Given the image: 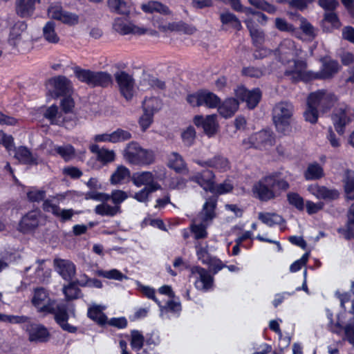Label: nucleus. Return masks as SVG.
<instances>
[{
  "mask_svg": "<svg viewBox=\"0 0 354 354\" xmlns=\"http://www.w3.org/2000/svg\"><path fill=\"white\" fill-rule=\"evenodd\" d=\"M94 211L95 214L102 216L113 217L121 213V207L111 205L107 202H102L95 206Z\"/></svg>",
  "mask_w": 354,
  "mask_h": 354,
  "instance_id": "obj_32",
  "label": "nucleus"
},
{
  "mask_svg": "<svg viewBox=\"0 0 354 354\" xmlns=\"http://www.w3.org/2000/svg\"><path fill=\"white\" fill-rule=\"evenodd\" d=\"M47 314H53L56 323L61 327V328L70 333H75L77 330L76 326H74L68 323L69 318L67 308L64 305L55 304L53 306V310Z\"/></svg>",
  "mask_w": 354,
  "mask_h": 354,
  "instance_id": "obj_12",
  "label": "nucleus"
},
{
  "mask_svg": "<svg viewBox=\"0 0 354 354\" xmlns=\"http://www.w3.org/2000/svg\"><path fill=\"white\" fill-rule=\"evenodd\" d=\"M308 191L318 199L334 200L339 196L337 190L328 189L324 186H319L317 184L309 185Z\"/></svg>",
  "mask_w": 354,
  "mask_h": 354,
  "instance_id": "obj_21",
  "label": "nucleus"
},
{
  "mask_svg": "<svg viewBox=\"0 0 354 354\" xmlns=\"http://www.w3.org/2000/svg\"><path fill=\"white\" fill-rule=\"evenodd\" d=\"M131 346L135 351L140 350L144 344L145 338L143 335L138 330L131 331Z\"/></svg>",
  "mask_w": 354,
  "mask_h": 354,
  "instance_id": "obj_57",
  "label": "nucleus"
},
{
  "mask_svg": "<svg viewBox=\"0 0 354 354\" xmlns=\"http://www.w3.org/2000/svg\"><path fill=\"white\" fill-rule=\"evenodd\" d=\"M115 79L122 95L127 100H131L135 93L134 81L132 77L124 71H120L115 74Z\"/></svg>",
  "mask_w": 354,
  "mask_h": 354,
  "instance_id": "obj_14",
  "label": "nucleus"
},
{
  "mask_svg": "<svg viewBox=\"0 0 354 354\" xmlns=\"http://www.w3.org/2000/svg\"><path fill=\"white\" fill-rule=\"evenodd\" d=\"M162 187L160 184H153L150 187H145L138 192L135 193L133 198L140 203H147L151 193L160 190Z\"/></svg>",
  "mask_w": 354,
  "mask_h": 354,
  "instance_id": "obj_39",
  "label": "nucleus"
},
{
  "mask_svg": "<svg viewBox=\"0 0 354 354\" xmlns=\"http://www.w3.org/2000/svg\"><path fill=\"white\" fill-rule=\"evenodd\" d=\"M35 0H17L16 2L17 13L21 17H27L34 12Z\"/></svg>",
  "mask_w": 354,
  "mask_h": 354,
  "instance_id": "obj_33",
  "label": "nucleus"
},
{
  "mask_svg": "<svg viewBox=\"0 0 354 354\" xmlns=\"http://www.w3.org/2000/svg\"><path fill=\"white\" fill-rule=\"evenodd\" d=\"M142 111L155 114L162 108L161 100L156 97H145L142 104Z\"/></svg>",
  "mask_w": 354,
  "mask_h": 354,
  "instance_id": "obj_40",
  "label": "nucleus"
},
{
  "mask_svg": "<svg viewBox=\"0 0 354 354\" xmlns=\"http://www.w3.org/2000/svg\"><path fill=\"white\" fill-rule=\"evenodd\" d=\"M258 218L262 223L270 227L279 225L283 222V218L275 213L260 212L258 214Z\"/></svg>",
  "mask_w": 354,
  "mask_h": 354,
  "instance_id": "obj_46",
  "label": "nucleus"
},
{
  "mask_svg": "<svg viewBox=\"0 0 354 354\" xmlns=\"http://www.w3.org/2000/svg\"><path fill=\"white\" fill-rule=\"evenodd\" d=\"M187 102L192 106H205L212 109L218 105L220 99L217 95L212 92L208 91H201L195 93L188 95L187 97Z\"/></svg>",
  "mask_w": 354,
  "mask_h": 354,
  "instance_id": "obj_7",
  "label": "nucleus"
},
{
  "mask_svg": "<svg viewBox=\"0 0 354 354\" xmlns=\"http://www.w3.org/2000/svg\"><path fill=\"white\" fill-rule=\"evenodd\" d=\"M76 286L74 281L64 287L63 292L67 299H75L79 297L81 291Z\"/></svg>",
  "mask_w": 354,
  "mask_h": 354,
  "instance_id": "obj_61",
  "label": "nucleus"
},
{
  "mask_svg": "<svg viewBox=\"0 0 354 354\" xmlns=\"http://www.w3.org/2000/svg\"><path fill=\"white\" fill-rule=\"evenodd\" d=\"M290 185L281 172L269 174L255 183L252 187L254 195L262 201H268L279 196Z\"/></svg>",
  "mask_w": 354,
  "mask_h": 354,
  "instance_id": "obj_2",
  "label": "nucleus"
},
{
  "mask_svg": "<svg viewBox=\"0 0 354 354\" xmlns=\"http://www.w3.org/2000/svg\"><path fill=\"white\" fill-rule=\"evenodd\" d=\"M32 303L39 313L46 315V313H50L53 310V306L56 301L50 299L44 288H39L34 291Z\"/></svg>",
  "mask_w": 354,
  "mask_h": 354,
  "instance_id": "obj_10",
  "label": "nucleus"
},
{
  "mask_svg": "<svg viewBox=\"0 0 354 354\" xmlns=\"http://www.w3.org/2000/svg\"><path fill=\"white\" fill-rule=\"evenodd\" d=\"M191 274L195 279L194 286L196 289L207 291L212 286L213 277L205 268L194 266L191 269Z\"/></svg>",
  "mask_w": 354,
  "mask_h": 354,
  "instance_id": "obj_13",
  "label": "nucleus"
},
{
  "mask_svg": "<svg viewBox=\"0 0 354 354\" xmlns=\"http://www.w3.org/2000/svg\"><path fill=\"white\" fill-rule=\"evenodd\" d=\"M104 310V307L102 306L93 305L88 308L87 314L91 319L100 324H104L107 319L106 316L103 313Z\"/></svg>",
  "mask_w": 354,
  "mask_h": 354,
  "instance_id": "obj_43",
  "label": "nucleus"
},
{
  "mask_svg": "<svg viewBox=\"0 0 354 354\" xmlns=\"http://www.w3.org/2000/svg\"><path fill=\"white\" fill-rule=\"evenodd\" d=\"M216 200L214 198L207 199L203 204L201 211L198 213L195 219L197 222H203L210 224L216 216Z\"/></svg>",
  "mask_w": 354,
  "mask_h": 354,
  "instance_id": "obj_20",
  "label": "nucleus"
},
{
  "mask_svg": "<svg viewBox=\"0 0 354 354\" xmlns=\"http://www.w3.org/2000/svg\"><path fill=\"white\" fill-rule=\"evenodd\" d=\"M239 109V102L234 98L225 100L218 108L220 115L228 118L232 117Z\"/></svg>",
  "mask_w": 354,
  "mask_h": 354,
  "instance_id": "obj_31",
  "label": "nucleus"
},
{
  "mask_svg": "<svg viewBox=\"0 0 354 354\" xmlns=\"http://www.w3.org/2000/svg\"><path fill=\"white\" fill-rule=\"evenodd\" d=\"M338 232L343 234L346 239L354 237V203L351 205L347 213V221L344 227L337 230Z\"/></svg>",
  "mask_w": 354,
  "mask_h": 354,
  "instance_id": "obj_30",
  "label": "nucleus"
},
{
  "mask_svg": "<svg viewBox=\"0 0 354 354\" xmlns=\"http://www.w3.org/2000/svg\"><path fill=\"white\" fill-rule=\"evenodd\" d=\"M8 42L19 50L22 51L30 46L31 37L27 32V25L24 22L18 21L11 28Z\"/></svg>",
  "mask_w": 354,
  "mask_h": 354,
  "instance_id": "obj_5",
  "label": "nucleus"
},
{
  "mask_svg": "<svg viewBox=\"0 0 354 354\" xmlns=\"http://www.w3.org/2000/svg\"><path fill=\"white\" fill-rule=\"evenodd\" d=\"M115 158V151L113 150L108 149L106 148H101L100 153L97 156V160L103 163L104 165L114 161Z\"/></svg>",
  "mask_w": 354,
  "mask_h": 354,
  "instance_id": "obj_59",
  "label": "nucleus"
},
{
  "mask_svg": "<svg viewBox=\"0 0 354 354\" xmlns=\"http://www.w3.org/2000/svg\"><path fill=\"white\" fill-rule=\"evenodd\" d=\"M55 150L66 160L71 159L75 155V149L71 145L56 147Z\"/></svg>",
  "mask_w": 354,
  "mask_h": 354,
  "instance_id": "obj_62",
  "label": "nucleus"
},
{
  "mask_svg": "<svg viewBox=\"0 0 354 354\" xmlns=\"http://www.w3.org/2000/svg\"><path fill=\"white\" fill-rule=\"evenodd\" d=\"M324 176L323 167L315 162L310 163L304 171V177L307 180H318Z\"/></svg>",
  "mask_w": 354,
  "mask_h": 354,
  "instance_id": "obj_36",
  "label": "nucleus"
},
{
  "mask_svg": "<svg viewBox=\"0 0 354 354\" xmlns=\"http://www.w3.org/2000/svg\"><path fill=\"white\" fill-rule=\"evenodd\" d=\"M339 70V64L337 62L333 60L326 61L324 62L322 68L319 73H313L308 71L306 73L308 77L306 79H301V80L308 81L312 79H326L331 77Z\"/></svg>",
  "mask_w": 354,
  "mask_h": 354,
  "instance_id": "obj_17",
  "label": "nucleus"
},
{
  "mask_svg": "<svg viewBox=\"0 0 354 354\" xmlns=\"http://www.w3.org/2000/svg\"><path fill=\"white\" fill-rule=\"evenodd\" d=\"M301 49L297 48L295 41L290 39H283L274 50V55L279 62L286 68L284 75L292 81L306 79V63L297 59Z\"/></svg>",
  "mask_w": 354,
  "mask_h": 354,
  "instance_id": "obj_1",
  "label": "nucleus"
},
{
  "mask_svg": "<svg viewBox=\"0 0 354 354\" xmlns=\"http://www.w3.org/2000/svg\"><path fill=\"white\" fill-rule=\"evenodd\" d=\"M167 165L178 174H186L189 171L184 158L177 152H172L168 156Z\"/></svg>",
  "mask_w": 354,
  "mask_h": 354,
  "instance_id": "obj_22",
  "label": "nucleus"
},
{
  "mask_svg": "<svg viewBox=\"0 0 354 354\" xmlns=\"http://www.w3.org/2000/svg\"><path fill=\"white\" fill-rule=\"evenodd\" d=\"M194 124L198 127H202L205 134L209 138L214 136L218 131L219 125L217 115H208L205 117L201 115H195L193 118Z\"/></svg>",
  "mask_w": 354,
  "mask_h": 354,
  "instance_id": "obj_11",
  "label": "nucleus"
},
{
  "mask_svg": "<svg viewBox=\"0 0 354 354\" xmlns=\"http://www.w3.org/2000/svg\"><path fill=\"white\" fill-rule=\"evenodd\" d=\"M113 28L120 35H125L129 34L143 35L150 34L155 35L156 32L153 30H148L142 27L134 25L131 21L122 17H117L113 24Z\"/></svg>",
  "mask_w": 354,
  "mask_h": 354,
  "instance_id": "obj_9",
  "label": "nucleus"
},
{
  "mask_svg": "<svg viewBox=\"0 0 354 354\" xmlns=\"http://www.w3.org/2000/svg\"><path fill=\"white\" fill-rule=\"evenodd\" d=\"M44 116L50 121L52 124H60L62 122L61 114L58 111V107L52 105L47 108L44 113Z\"/></svg>",
  "mask_w": 354,
  "mask_h": 354,
  "instance_id": "obj_51",
  "label": "nucleus"
},
{
  "mask_svg": "<svg viewBox=\"0 0 354 354\" xmlns=\"http://www.w3.org/2000/svg\"><path fill=\"white\" fill-rule=\"evenodd\" d=\"M15 158L19 162L27 165L36 163V158L27 147H19L15 149Z\"/></svg>",
  "mask_w": 354,
  "mask_h": 354,
  "instance_id": "obj_35",
  "label": "nucleus"
},
{
  "mask_svg": "<svg viewBox=\"0 0 354 354\" xmlns=\"http://www.w3.org/2000/svg\"><path fill=\"white\" fill-rule=\"evenodd\" d=\"M58 21L68 26H74L78 24L79 17L75 13L64 10Z\"/></svg>",
  "mask_w": 354,
  "mask_h": 354,
  "instance_id": "obj_64",
  "label": "nucleus"
},
{
  "mask_svg": "<svg viewBox=\"0 0 354 354\" xmlns=\"http://www.w3.org/2000/svg\"><path fill=\"white\" fill-rule=\"evenodd\" d=\"M75 77L82 82L91 85L93 71L76 66L73 69Z\"/></svg>",
  "mask_w": 354,
  "mask_h": 354,
  "instance_id": "obj_53",
  "label": "nucleus"
},
{
  "mask_svg": "<svg viewBox=\"0 0 354 354\" xmlns=\"http://www.w3.org/2000/svg\"><path fill=\"white\" fill-rule=\"evenodd\" d=\"M157 86L158 88H163L164 83L160 82L158 80L150 77L149 75H144L140 83L141 90H147L151 87Z\"/></svg>",
  "mask_w": 354,
  "mask_h": 354,
  "instance_id": "obj_54",
  "label": "nucleus"
},
{
  "mask_svg": "<svg viewBox=\"0 0 354 354\" xmlns=\"http://www.w3.org/2000/svg\"><path fill=\"white\" fill-rule=\"evenodd\" d=\"M54 266L58 274L66 281H71L75 274V266L69 260L55 259Z\"/></svg>",
  "mask_w": 354,
  "mask_h": 354,
  "instance_id": "obj_19",
  "label": "nucleus"
},
{
  "mask_svg": "<svg viewBox=\"0 0 354 354\" xmlns=\"http://www.w3.org/2000/svg\"><path fill=\"white\" fill-rule=\"evenodd\" d=\"M340 26V22L337 16L333 12H326L323 21V28L327 31H330L333 28H338Z\"/></svg>",
  "mask_w": 354,
  "mask_h": 354,
  "instance_id": "obj_50",
  "label": "nucleus"
},
{
  "mask_svg": "<svg viewBox=\"0 0 354 354\" xmlns=\"http://www.w3.org/2000/svg\"><path fill=\"white\" fill-rule=\"evenodd\" d=\"M275 142L274 133L267 129L256 132L247 138H245L242 144L246 148H255L260 150H268Z\"/></svg>",
  "mask_w": 354,
  "mask_h": 354,
  "instance_id": "obj_6",
  "label": "nucleus"
},
{
  "mask_svg": "<svg viewBox=\"0 0 354 354\" xmlns=\"http://www.w3.org/2000/svg\"><path fill=\"white\" fill-rule=\"evenodd\" d=\"M196 132L194 127L189 126L184 129L181 132V138L184 145L187 147L192 146L196 140Z\"/></svg>",
  "mask_w": 354,
  "mask_h": 354,
  "instance_id": "obj_52",
  "label": "nucleus"
},
{
  "mask_svg": "<svg viewBox=\"0 0 354 354\" xmlns=\"http://www.w3.org/2000/svg\"><path fill=\"white\" fill-rule=\"evenodd\" d=\"M196 163L202 167H209L214 168L221 172H224L230 169V163L227 158L216 156L207 161L197 160Z\"/></svg>",
  "mask_w": 354,
  "mask_h": 354,
  "instance_id": "obj_23",
  "label": "nucleus"
},
{
  "mask_svg": "<svg viewBox=\"0 0 354 354\" xmlns=\"http://www.w3.org/2000/svg\"><path fill=\"white\" fill-rule=\"evenodd\" d=\"M287 201L291 206L296 208L297 210L302 212L305 208V201L302 196L296 192H289L287 194Z\"/></svg>",
  "mask_w": 354,
  "mask_h": 354,
  "instance_id": "obj_49",
  "label": "nucleus"
},
{
  "mask_svg": "<svg viewBox=\"0 0 354 354\" xmlns=\"http://www.w3.org/2000/svg\"><path fill=\"white\" fill-rule=\"evenodd\" d=\"M112 83V78L110 74L102 71H93L91 86L106 87Z\"/></svg>",
  "mask_w": 354,
  "mask_h": 354,
  "instance_id": "obj_38",
  "label": "nucleus"
},
{
  "mask_svg": "<svg viewBox=\"0 0 354 354\" xmlns=\"http://www.w3.org/2000/svg\"><path fill=\"white\" fill-rule=\"evenodd\" d=\"M131 180L137 187H140L142 185L150 187L153 184H159L155 181V176L151 171L136 172L131 176Z\"/></svg>",
  "mask_w": 354,
  "mask_h": 354,
  "instance_id": "obj_28",
  "label": "nucleus"
},
{
  "mask_svg": "<svg viewBox=\"0 0 354 354\" xmlns=\"http://www.w3.org/2000/svg\"><path fill=\"white\" fill-rule=\"evenodd\" d=\"M312 101L307 102V108L304 113V117L306 121L315 124L318 120V110L314 106H312Z\"/></svg>",
  "mask_w": 354,
  "mask_h": 354,
  "instance_id": "obj_58",
  "label": "nucleus"
},
{
  "mask_svg": "<svg viewBox=\"0 0 354 354\" xmlns=\"http://www.w3.org/2000/svg\"><path fill=\"white\" fill-rule=\"evenodd\" d=\"M196 254L198 260L203 264L207 263L212 257L208 252V243L201 241H197L195 243Z\"/></svg>",
  "mask_w": 354,
  "mask_h": 354,
  "instance_id": "obj_41",
  "label": "nucleus"
},
{
  "mask_svg": "<svg viewBox=\"0 0 354 354\" xmlns=\"http://www.w3.org/2000/svg\"><path fill=\"white\" fill-rule=\"evenodd\" d=\"M49 85L53 88V92L57 97L68 93L71 87V82L64 76H58L49 81Z\"/></svg>",
  "mask_w": 354,
  "mask_h": 354,
  "instance_id": "obj_27",
  "label": "nucleus"
},
{
  "mask_svg": "<svg viewBox=\"0 0 354 354\" xmlns=\"http://www.w3.org/2000/svg\"><path fill=\"white\" fill-rule=\"evenodd\" d=\"M123 156L128 163L133 165H149L155 160L152 150L144 149L136 142H131L127 145Z\"/></svg>",
  "mask_w": 354,
  "mask_h": 354,
  "instance_id": "obj_3",
  "label": "nucleus"
},
{
  "mask_svg": "<svg viewBox=\"0 0 354 354\" xmlns=\"http://www.w3.org/2000/svg\"><path fill=\"white\" fill-rule=\"evenodd\" d=\"M235 94L237 98L245 102L249 109H254L259 104L261 98V92L259 88L248 90L244 86H239Z\"/></svg>",
  "mask_w": 354,
  "mask_h": 354,
  "instance_id": "obj_15",
  "label": "nucleus"
},
{
  "mask_svg": "<svg viewBox=\"0 0 354 354\" xmlns=\"http://www.w3.org/2000/svg\"><path fill=\"white\" fill-rule=\"evenodd\" d=\"M344 189L346 196L349 200L354 199V171L348 170L344 176Z\"/></svg>",
  "mask_w": 354,
  "mask_h": 354,
  "instance_id": "obj_47",
  "label": "nucleus"
},
{
  "mask_svg": "<svg viewBox=\"0 0 354 354\" xmlns=\"http://www.w3.org/2000/svg\"><path fill=\"white\" fill-rule=\"evenodd\" d=\"M248 2L255 8L266 11L270 14H274L276 12V8L268 3L264 0H248Z\"/></svg>",
  "mask_w": 354,
  "mask_h": 354,
  "instance_id": "obj_63",
  "label": "nucleus"
},
{
  "mask_svg": "<svg viewBox=\"0 0 354 354\" xmlns=\"http://www.w3.org/2000/svg\"><path fill=\"white\" fill-rule=\"evenodd\" d=\"M142 10L146 12H159L160 14L168 15L170 13L169 8L158 1H149L142 6Z\"/></svg>",
  "mask_w": 354,
  "mask_h": 354,
  "instance_id": "obj_48",
  "label": "nucleus"
},
{
  "mask_svg": "<svg viewBox=\"0 0 354 354\" xmlns=\"http://www.w3.org/2000/svg\"><path fill=\"white\" fill-rule=\"evenodd\" d=\"M40 212L38 210L29 212L21 220L19 223V230L26 232L36 227L39 224Z\"/></svg>",
  "mask_w": 354,
  "mask_h": 354,
  "instance_id": "obj_25",
  "label": "nucleus"
},
{
  "mask_svg": "<svg viewBox=\"0 0 354 354\" xmlns=\"http://www.w3.org/2000/svg\"><path fill=\"white\" fill-rule=\"evenodd\" d=\"M111 143L124 142L131 138V133L122 129L111 132Z\"/></svg>",
  "mask_w": 354,
  "mask_h": 354,
  "instance_id": "obj_56",
  "label": "nucleus"
},
{
  "mask_svg": "<svg viewBox=\"0 0 354 354\" xmlns=\"http://www.w3.org/2000/svg\"><path fill=\"white\" fill-rule=\"evenodd\" d=\"M127 193L121 189L113 190L111 194H109V201L111 200L115 206L120 207L122 203L128 198Z\"/></svg>",
  "mask_w": 354,
  "mask_h": 354,
  "instance_id": "obj_55",
  "label": "nucleus"
},
{
  "mask_svg": "<svg viewBox=\"0 0 354 354\" xmlns=\"http://www.w3.org/2000/svg\"><path fill=\"white\" fill-rule=\"evenodd\" d=\"M95 274L98 277L119 281L128 279V277L127 275L122 274L117 269H111L109 270H97L95 271Z\"/></svg>",
  "mask_w": 354,
  "mask_h": 354,
  "instance_id": "obj_45",
  "label": "nucleus"
},
{
  "mask_svg": "<svg viewBox=\"0 0 354 354\" xmlns=\"http://www.w3.org/2000/svg\"><path fill=\"white\" fill-rule=\"evenodd\" d=\"M214 177L212 171L205 170L190 176L189 180L198 183L205 190H212L213 188Z\"/></svg>",
  "mask_w": 354,
  "mask_h": 354,
  "instance_id": "obj_24",
  "label": "nucleus"
},
{
  "mask_svg": "<svg viewBox=\"0 0 354 354\" xmlns=\"http://www.w3.org/2000/svg\"><path fill=\"white\" fill-rule=\"evenodd\" d=\"M353 117L354 109L346 105H341L335 109L332 120L335 130L339 134H344L345 127L351 122Z\"/></svg>",
  "mask_w": 354,
  "mask_h": 354,
  "instance_id": "obj_8",
  "label": "nucleus"
},
{
  "mask_svg": "<svg viewBox=\"0 0 354 354\" xmlns=\"http://www.w3.org/2000/svg\"><path fill=\"white\" fill-rule=\"evenodd\" d=\"M26 330L28 335V340L32 343H44L48 341L50 333L43 325L39 324L28 323Z\"/></svg>",
  "mask_w": 354,
  "mask_h": 354,
  "instance_id": "obj_16",
  "label": "nucleus"
},
{
  "mask_svg": "<svg viewBox=\"0 0 354 354\" xmlns=\"http://www.w3.org/2000/svg\"><path fill=\"white\" fill-rule=\"evenodd\" d=\"M209 225L199 221L197 222V220L194 218L192 224L190 225V229L197 241L205 239L207 236V227Z\"/></svg>",
  "mask_w": 354,
  "mask_h": 354,
  "instance_id": "obj_44",
  "label": "nucleus"
},
{
  "mask_svg": "<svg viewBox=\"0 0 354 354\" xmlns=\"http://www.w3.org/2000/svg\"><path fill=\"white\" fill-rule=\"evenodd\" d=\"M332 97L324 91H319L311 93L308 97L307 102L312 101V106L317 109H319L322 111H327L332 103Z\"/></svg>",
  "mask_w": 354,
  "mask_h": 354,
  "instance_id": "obj_18",
  "label": "nucleus"
},
{
  "mask_svg": "<svg viewBox=\"0 0 354 354\" xmlns=\"http://www.w3.org/2000/svg\"><path fill=\"white\" fill-rule=\"evenodd\" d=\"M130 176V170L123 165H120L111 176L110 182L112 185L122 184Z\"/></svg>",
  "mask_w": 354,
  "mask_h": 354,
  "instance_id": "obj_37",
  "label": "nucleus"
},
{
  "mask_svg": "<svg viewBox=\"0 0 354 354\" xmlns=\"http://www.w3.org/2000/svg\"><path fill=\"white\" fill-rule=\"evenodd\" d=\"M43 37L49 43L56 44L59 41L53 21H49L45 24L43 28Z\"/></svg>",
  "mask_w": 354,
  "mask_h": 354,
  "instance_id": "obj_42",
  "label": "nucleus"
},
{
  "mask_svg": "<svg viewBox=\"0 0 354 354\" xmlns=\"http://www.w3.org/2000/svg\"><path fill=\"white\" fill-rule=\"evenodd\" d=\"M245 24L250 32L254 44L257 46H261L265 41V33L259 28L252 19H245Z\"/></svg>",
  "mask_w": 354,
  "mask_h": 354,
  "instance_id": "obj_26",
  "label": "nucleus"
},
{
  "mask_svg": "<svg viewBox=\"0 0 354 354\" xmlns=\"http://www.w3.org/2000/svg\"><path fill=\"white\" fill-rule=\"evenodd\" d=\"M107 3L109 10L118 15H128L133 9L132 4L124 0H107Z\"/></svg>",
  "mask_w": 354,
  "mask_h": 354,
  "instance_id": "obj_29",
  "label": "nucleus"
},
{
  "mask_svg": "<svg viewBox=\"0 0 354 354\" xmlns=\"http://www.w3.org/2000/svg\"><path fill=\"white\" fill-rule=\"evenodd\" d=\"M220 19L223 26L236 30H240L242 28L240 20L233 13L230 12H221L220 14Z\"/></svg>",
  "mask_w": 354,
  "mask_h": 354,
  "instance_id": "obj_34",
  "label": "nucleus"
},
{
  "mask_svg": "<svg viewBox=\"0 0 354 354\" xmlns=\"http://www.w3.org/2000/svg\"><path fill=\"white\" fill-rule=\"evenodd\" d=\"M293 111L292 104L288 102H280L274 106L272 118L279 132L286 134L290 131V122Z\"/></svg>",
  "mask_w": 354,
  "mask_h": 354,
  "instance_id": "obj_4",
  "label": "nucleus"
},
{
  "mask_svg": "<svg viewBox=\"0 0 354 354\" xmlns=\"http://www.w3.org/2000/svg\"><path fill=\"white\" fill-rule=\"evenodd\" d=\"M64 10L61 3H53L49 6L47 14L49 18L58 21Z\"/></svg>",
  "mask_w": 354,
  "mask_h": 354,
  "instance_id": "obj_60",
  "label": "nucleus"
}]
</instances>
